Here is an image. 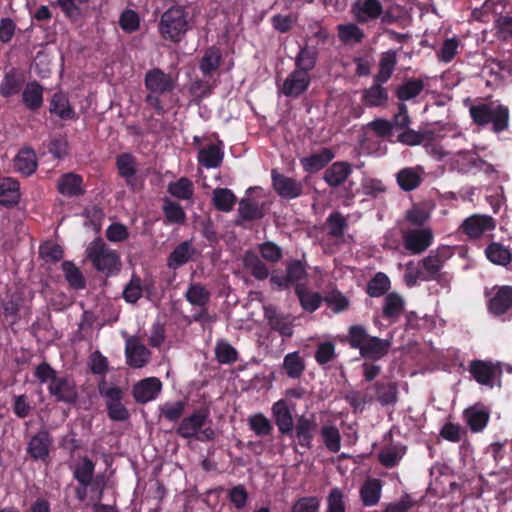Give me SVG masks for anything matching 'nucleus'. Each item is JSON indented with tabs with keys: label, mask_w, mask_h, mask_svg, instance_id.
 <instances>
[{
	"label": "nucleus",
	"mask_w": 512,
	"mask_h": 512,
	"mask_svg": "<svg viewBox=\"0 0 512 512\" xmlns=\"http://www.w3.org/2000/svg\"><path fill=\"white\" fill-rule=\"evenodd\" d=\"M96 463L87 456L75 464L72 476L77 481L74 487L75 498L79 502H84L88 498L89 492L91 499L95 500L93 512H120L115 506L101 503L106 489V479L103 473L95 475Z\"/></svg>",
	"instance_id": "f257e3e1"
},
{
	"label": "nucleus",
	"mask_w": 512,
	"mask_h": 512,
	"mask_svg": "<svg viewBox=\"0 0 512 512\" xmlns=\"http://www.w3.org/2000/svg\"><path fill=\"white\" fill-rule=\"evenodd\" d=\"M472 122L479 127L490 126V131L500 134L509 129L510 110L499 102H477L469 107Z\"/></svg>",
	"instance_id": "f03ea898"
},
{
	"label": "nucleus",
	"mask_w": 512,
	"mask_h": 512,
	"mask_svg": "<svg viewBox=\"0 0 512 512\" xmlns=\"http://www.w3.org/2000/svg\"><path fill=\"white\" fill-rule=\"evenodd\" d=\"M176 80L175 77L160 68H152L145 73L144 85L149 93L145 96L144 101L158 115H164L167 112L160 96L171 93L175 89Z\"/></svg>",
	"instance_id": "7ed1b4c3"
},
{
	"label": "nucleus",
	"mask_w": 512,
	"mask_h": 512,
	"mask_svg": "<svg viewBox=\"0 0 512 512\" xmlns=\"http://www.w3.org/2000/svg\"><path fill=\"white\" fill-rule=\"evenodd\" d=\"M188 11L183 5H172L160 17V36L173 43H179L189 30Z\"/></svg>",
	"instance_id": "20e7f679"
},
{
	"label": "nucleus",
	"mask_w": 512,
	"mask_h": 512,
	"mask_svg": "<svg viewBox=\"0 0 512 512\" xmlns=\"http://www.w3.org/2000/svg\"><path fill=\"white\" fill-rule=\"evenodd\" d=\"M86 254L93 267L110 277L117 275L121 269V258L118 252L111 249L102 238H95L87 247Z\"/></svg>",
	"instance_id": "39448f33"
},
{
	"label": "nucleus",
	"mask_w": 512,
	"mask_h": 512,
	"mask_svg": "<svg viewBox=\"0 0 512 512\" xmlns=\"http://www.w3.org/2000/svg\"><path fill=\"white\" fill-rule=\"evenodd\" d=\"M210 412L208 408L194 410L189 416L181 419L176 434L183 439H196L201 442L215 439V431L211 427H204Z\"/></svg>",
	"instance_id": "423d86ee"
},
{
	"label": "nucleus",
	"mask_w": 512,
	"mask_h": 512,
	"mask_svg": "<svg viewBox=\"0 0 512 512\" xmlns=\"http://www.w3.org/2000/svg\"><path fill=\"white\" fill-rule=\"evenodd\" d=\"M487 312L502 320L512 318V285H494L485 289Z\"/></svg>",
	"instance_id": "0eeeda50"
},
{
	"label": "nucleus",
	"mask_w": 512,
	"mask_h": 512,
	"mask_svg": "<svg viewBox=\"0 0 512 512\" xmlns=\"http://www.w3.org/2000/svg\"><path fill=\"white\" fill-rule=\"evenodd\" d=\"M468 371L472 379L481 386L489 389L501 387L503 369L500 362L474 359L470 361Z\"/></svg>",
	"instance_id": "6e6552de"
},
{
	"label": "nucleus",
	"mask_w": 512,
	"mask_h": 512,
	"mask_svg": "<svg viewBox=\"0 0 512 512\" xmlns=\"http://www.w3.org/2000/svg\"><path fill=\"white\" fill-rule=\"evenodd\" d=\"M99 394L105 398L107 415L112 421L123 422L130 417L128 409L122 403L124 391L118 386L109 387L105 380L98 385Z\"/></svg>",
	"instance_id": "1a4fd4ad"
},
{
	"label": "nucleus",
	"mask_w": 512,
	"mask_h": 512,
	"mask_svg": "<svg viewBox=\"0 0 512 512\" xmlns=\"http://www.w3.org/2000/svg\"><path fill=\"white\" fill-rule=\"evenodd\" d=\"M307 264L304 260L292 259L286 263V273L280 275L273 273L270 277V284L273 289L280 291L288 290L293 285L301 284L307 279Z\"/></svg>",
	"instance_id": "9d476101"
},
{
	"label": "nucleus",
	"mask_w": 512,
	"mask_h": 512,
	"mask_svg": "<svg viewBox=\"0 0 512 512\" xmlns=\"http://www.w3.org/2000/svg\"><path fill=\"white\" fill-rule=\"evenodd\" d=\"M317 429L318 424L314 415L306 416L302 414L297 416L293 425V432L286 436L295 439L297 445L309 450L312 448V442L317 434Z\"/></svg>",
	"instance_id": "9b49d317"
},
{
	"label": "nucleus",
	"mask_w": 512,
	"mask_h": 512,
	"mask_svg": "<svg viewBox=\"0 0 512 512\" xmlns=\"http://www.w3.org/2000/svg\"><path fill=\"white\" fill-rule=\"evenodd\" d=\"M264 319L268 327L283 338H291L294 334V318L292 315L281 312L274 305L263 307Z\"/></svg>",
	"instance_id": "f8f14e48"
},
{
	"label": "nucleus",
	"mask_w": 512,
	"mask_h": 512,
	"mask_svg": "<svg viewBox=\"0 0 512 512\" xmlns=\"http://www.w3.org/2000/svg\"><path fill=\"white\" fill-rule=\"evenodd\" d=\"M271 181L274 191L283 199H296L303 194L304 185L301 181L286 176L277 169L271 170Z\"/></svg>",
	"instance_id": "ddd939ff"
},
{
	"label": "nucleus",
	"mask_w": 512,
	"mask_h": 512,
	"mask_svg": "<svg viewBox=\"0 0 512 512\" xmlns=\"http://www.w3.org/2000/svg\"><path fill=\"white\" fill-rule=\"evenodd\" d=\"M53 437L50 432L41 428L35 433L27 443L26 452L34 461L46 462L50 455Z\"/></svg>",
	"instance_id": "4468645a"
},
{
	"label": "nucleus",
	"mask_w": 512,
	"mask_h": 512,
	"mask_svg": "<svg viewBox=\"0 0 512 512\" xmlns=\"http://www.w3.org/2000/svg\"><path fill=\"white\" fill-rule=\"evenodd\" d=\"M450 257L451 252L448 247H442L435 251H430L429 255L418 263V266H420L424 275L423 281H433L438 273L442 270L446 260Z\"/></svg>",
	"instance_id": "2eb2a0df"
},
{
	"label": "nucleus",
	"mask_w": 512,
	"mask_h": 512,
	"mask_svg": "<svg viewBox=\"0 0 512 512\" xmlns=\"http://www.w3.org/2000/svg\"><path fill=\"white\" fill-rule=\"evenodd\" d=\"M49 394L56 402L75 404L78 400V391L73 379L67 376H58L48 385Z\"/></svg>",
	"instance_id": "dca6fc26"
},
{
	"label": "nucleus",
	"mask_w": 512,
	"mask_h": 512,
	"mask_svg": "<svg viewBox=\"0 0 512 512\" xmlns=\"http://www.w3.org/2000/svg\"><path fill=\"white\" fill-rule=\"evenodd\" d=\"M404 248L410 254L424 252L433 242V233L430 228L410 229L403 234Z\"/></svg>",
	"instance_id": "f3484780"
},
{
	"label": "nucleus",
	"mask_w": 512,
	"mask_h": 512,
	"mask_svg": "<svg viewBox=\"0 0 512 512\" xmlns=\"http://www.w3.org/2000/svg\"><path fill=\"white\" fill-rule=\"evenodd\" d=\"M311 84V75L294 69L284 80L280 91L289 98H298L304 94Z\"/></svg>",
	"instance_id": "a211bd4d"
},
{
	"label": "nucleus",
	"mask_w": 512,
	"mask_h": 512,
	"mask_svg": "<svg viewBox=\"0 0 512 512\" xmlns=\"http://www.w3.org/2000/svg\"><path fill=\"white\" fill-rule=\"evenodd\" d=\"M495 227V220L491 216L473 214L462 222L460 225V230L469 238L477 239L481 237L485 232L494 230Z\"/></svg>",
	"instance_id": "6ab92c4d"
},
{
	"label": "nucleus",
	"mask_w": 512,
	"mask_h": 512,
	"mask_svg": "<svg viewBox=\"0 0 512 512\" xmlns=\"http://www.w3.org/2000/svg\"><path fill=\"white\" fill-rule=\"evenodd\" d=\"M351 13L357 23L365 24L381 16L383 5L380 0H357L351 7Z\"/></svg>",
	"instance_id": "aec40b11"
},
{
	"label": "nucleus",
	"mask_w": 512,
	"mask_h": 512,
	"mask_svg": "<svg viewBox=\"0 0 512 512\" xmlns=\"http://www.w3.org/2000/svg\"><path fill=\"white\" fill-rule=\"evenodd\" d=\"M271 415L281 436L293 432L294 418L286 400L280 399L274 402L271 407Z\"/></svg>",
	"instance_id": "412c9836"
},
{
	"label": "nucleus",
	"mask_w": 512,
	"mask_h": 512,
	"mask_svg": "<svg viewBox=\"0 0 512 512\" xmlns=\"http://www.w3.org/2000/svg\"><path fill=\"white\" fill-rule=\"evenodd\" d=\"M125 357L130 367L138 369L148 364L151 352L136 337H132L126 341Z\"/></svg>",
	"instance_id": "4be33fe9"
},
{
	"label": "nucleus",
	"mask_w": 512,
	"mask_h": 512,
	"mask_svg": "<svg viewBox=\"0 0 512 512\" xmlns=\"http://www.w3.org/2000/svg\"><path fill=\"white\" fill-rule=\"evenodd\" d=\"M161 388V381L156 377H150L136 383L132 395L136 403L145 404L156 399Z\"/></svg>",
	"instance_id": "5701e85b"
},
{
	"label": "nucleus",
	"mask_w": 512,
	"mask_h": 512,
	"mask_svg": "<svg viewBox=\"0 0 512 512\" xmlns=\"http://www.w3.org/2000/svg\"><path fill=\"white\" fill-rule=\"evenodd\" d=\"M353 173V166L347 161L332 163L323 174V180L331 188L343 185Z\"/></svg>",
	"instance_id": "b1692460"
},
{
	"label": "nucleus",
	"mask_w": 512,
	"mask_h": 512,
	"mask_svg": "<svg viewBox=\"0 0 512 512\" xmlns=\"http://www.w3.org/2000/svg\"><path fill=\"white\" fill-rule=\"evenodd\" d=\"M57 190L65 197H79L85 194L83 177L74 172L61 175L57 181Z\"/></svg>",
	"instance_id": "393cba45"
},
{
	"label": "nucleus",
	"mask_w": 512,
	"mask_h": 512,
	"mask_svg": "<svg viewBox=\"0 0 512 512\" xmlns=\"http://www.w3.org/2000/svg\"><path fill=\"white\" fill-rule=\"evenodd\" d=\"M334 157L335 153L331 148L323 147L316 153L302 157L300 164L305 172L314 174L324 169Z\"/></svg>",
	"instance_id": "a878e982"
},
{
	"label": "nucleus",
	"mask_w": 512,
	"mask_h": 512,
	"mask_svg": "<svg viewBox=\"0 0 512 512\" xmlns=\"http://www.w3.org/2000/svg\"><path fill=\"white\" fill-rule=\"evenodd\" d=\"M463 418L471 432L480 433L488 425L490 412L483 405H473L463 411Z\"/></svg>",
	"instance_id": "bb28decb"
},
{
	"label": "nucleus",
	"mask_w": 512,
	"mask_h": 512,
	"mask_svg": "<svg viewBox=\"0 0 512 512\" xmlns=\"http://www.w3.org/2000/svg\"><path fill=\"white\" fill-rule=\"evenodd\" d=\"M222 61L223 56L220 48L212 45L204 50L198 67L205 78H211L219 70Z\"/></svg>",
	"instance_id": "cd10ccee"
},
{
	"label": "nucleus",
	"mask_w": 512,
	"mask_h": 512,
	"mask_svg": "<svg viewBox=\"0 0 512 512\" xmlns=\"http://www.w3.org/2000/svg\"><path fill=\"white\" fill-rule=\"evenodd\" d=\"M424 169L421 166L405 167L396 173V182L402 191L410 192L423 182Z\"/></svg>",
	"instance_id": "c85d7f7f"
},
{
	"label": "nucleus",
	"mask_w": 512,
	"mask_h": 512,
	"mask_svg": "<svg viewBox=\"0 0 512 512\" xmlns=\"http://www.w3.org/2000/svg\"><path fill=\"white\" fill-rule=\"evenodd\" d=\"M384 84L376 81L362 91L361 100L366 107L369 108H386L389 102V94Z\"/></svg>",
	"instance_id": "c756f323"
},
{
	"label": "nucleus",
	"mask_w": 512,
	"mask_h": 512,
	"mask_svg": "<svg viewBox=\"0 0 512 512\" xmlns=\"http://www.w3.org/2000/svg\"><path fill=\"white\" fill-rule=\"evenodd\" d=\"M391 347L389 339H381L376 336H371L365 345L361 347L359 353L362 358L377 361L385 357Z\"/></svg>",
	"instance_id": "7c9ffc66"
},
{
	"label": "nucleus",
	"mask_w": 512,
	"mask_h": 512,
	"mask_svg": "<svg viewBox=\"0 0 512 512\" xmlns=\"http://www.w3.org/2000/svg\"><path fill=\"white\" fill-rule=\"evenodd\" d=\"M195 254L196 249L193 247L192 242L190 240L183 241L169 254L167 266L170 269L176 270L187 264Z\"/></svg>",
	"instance_id": "2f4dec72"
},
{
	"label": "nucleus",
	"mask_w": 512,
	"mask_h": 512,
	"mask_svg": "<svg viewBox=\"0 0 512 512\" xmlns=\"http://www.w3.org/2000/svg\"><path fill=\"white\" fill-rule=\"evenodd\" d=\"M38 162L34 149L24 147L14 158V168L24 176H31L37 169Z\"/></svg>",
	"instance_id": "473e14b6"
},
{
	"label": "nucleus",
	"mask_w": 512,
	"mask_h": 512,
	"mask_svg": "<svg viewBox=\"0 0 512 512\" xmlns=\"http://www.w3.org/2000/svg\"><path fill=\"white\" fill-rule=\"evenodd\" d=\"M116 168L126 185L133 188V179L137 173V159L132 153H121L116 157Z\"/></svg>",
	"instance_id": "72a5a7b5"
},
{
	"label": "nucleus",
	"mask_w": 512,
	"mask_h": 512,
	"mask_svg": "<svg viewBox=\"0 0 512 512\" xmlns=\"http://www.w3.org/2000/svg\"><path fill=\"white\" fill-rule=\"evenodd\" d=\"M24 76L17 68H12L5 73L0 84V95L9 98L17 95L23 86Z\"/></svg>",
	"instance_id": "f704fd0d"
},
{
	"label": "nucleus",
	"mask_w": 512,
	"mask_h": 512,
	"mask_svg": "<svg viewBox=\"0 0 512 512\" xmlns=\"http://www.w3.org/2000/svg\"><path fill=\"white\" fill-rule=\"evenodd\" d=\"M223 143L209 144L198 152V162L207 169L217 168L222 164L224 152Z\"/></svg>",
	"instance_id": "c9c22d12"
},
{
	"label": "nucleus",
	"mask_w": 512,
	"mask_h": 512,
	"mask_svg": "<svg viewBox=\"0 0 512 512\" xmlns=\"http://www.w3.org/2000/svg\"><path fill=\"white\" fill-rule=\"evenodd\" d=\"M382 491V481L378 478L367 479L360 488V499L363 506L372 507L378 504Z\"/></svg>",
	"instance_id": "e433bc0d"
},
{
	"label": "nucleus",
	"mask_w": 512,
	"mask_h": 512,
	"mask_svg": "<svg viewBox=\"0 0 512 512\" xmlns=\"http://www.w3.org/2000/svg\"><path fill=\"white\" fill-rule=\"evenodd\" d=\"M295 294L303 310L309 313L315 312L324 300L319 292L309 290L305 284H298L295 287Z\"/></svg>",
	"instance_id": "4c0bfd02"
},
{
	"label": "nucleus",
	"mask_w": 512,
	"mask_h": 512,
	"mask_svg": "<svg viewBox=\"0 0 512 512\" xmlns=\"http://www.w3.org/2000/svg\"><path fill=\"white\" fill-rule=\"evenodd\" d=\"M317 60L318 50L315 46H309L307 44L300 46L295 57V69L310 74V72L315 68Z\"/></svg>",
	"instance_id": "58836bf2"
},
{
	"label": "nucleus",
	"mask_w": 512,
	"mask_h": 512,
	"mask_svg": "<svg viewBox=\"0 0 512 512\" xmlns=\"http://www.w3.org/2000/svg\"><path fill=\"white\" fill-rule=\"evenodd\" d=\"M22 101L30 111H37L43 105V87L37 81L28 82L22 92Z\"/></svg>",
	"instance_id": "ea45409f"
},
{
	"label": "nucleus",
	"mask_w": 512,
	"mask_h": 512,
	"mask_svg": "<svg viewBox=\"0 0 512 512\" xmlns=\"http://www.w3.org/2000/svg\"><path fill=\"white\" fill-rule=\"evenodd\" d=\"M20 200L19 182L13 178H4L0 184V204L13 207Z\"/></svg>",
	"instance_id": "a19ab883"
},
{
	"label": "nucleus",
	"mask_w": 512,
	"mask_h": 512,
	"mask_svg": "<svg viewBox=\"0 0 512 512\" xmlns=\"http://www.w3.org/2000/svg\"><path fill=\"white\" fill-rule=\"evenodd\" d=\"M243 265L257 280H265L269 276L267 265L252 250H247L243 256Z\"/></svg>",
	"instance_id": "79ce46f5"
},
{
	"label": "nucleus",
	"mask_w": 512,
	"mask_h": 512,
	"mask_svg": "<svg viewBox=\"0 0 512 512\" xmlns=\"http://www.w3.org/2000/svg\"><path fill=\"white\" fill-rule=\"evenodd\" d=\"M49 111L62 120L74 119L76 113L69 103L67 96L62 92H56L50 101Z\"/></svg>",
	"instance_id": "37998d69"
},
{
	"label": "nucleus",
	"mask_w": 512,
	"mask_h": 512,
	"mask_svg": "<svg viewBox=\"0 0 512 512\" xmlns=\"http://www.w3.org/2000/svg\"><path fill=\"white\" fill-rule=\"evenodd\" d=\"M306 368L304 358L299 351H294L285 355L282 363V369L291 379H299Z\"/></svg>",
	"instance_id": "c03bdc74"
},
{
	"label": "nucleus",
	"mask_w": 512,
	"mask_h": 512,
	"mask_svg": "<svg viewBox=\"0 0 512 512\" xmlns=\"http://www.w3.org/2000/svg\"><path fill=\"white\" fill-rule=\"evenodd\" d=\"M397 64V55L393 50L382 54L379 62V71L374 76V81L385 84L391 78Z\"/></svg>",
	"instance_id": "a18cd8bd"
},
{
	"label": "nucleus",
	"mask_w": 512,
	"mask_h": 512,
	"mask_svg": "<svg viewBox=\"0 0 512 512\" xmlns=\"http://www.w3.org/2000/svg\"><path fill=\"white\" fill-rule=\"evenodd\" d=\"M486 258L495 265L507 266L512 261L511 251L499 242H491L485 248Z\"/></svg>",
	"instance_id": "49530a36"
},
{
	"label": "nucleus",
	"mask_w": 512,
	"mask_h": 512,
	"mask_svg": "<svg viewBox=\"0 0 512 512\" xmlns=\"http://www.w3.org/2000/svg\"><path fill=\"white\" fill-rule=\"evenodd\" d=\"M425 83L419 78H409L399 85L395 91L396 97L404 102L417 97L424 89Z\"/></svg>",
	"instance_id": "de8ad7c7"
},
{
	"label": "nucleus",
	"mask_w": 512,
	"mask_h": 512,
	"mask_svg": "<svg viewBox=\"0 0 512 512\" xmlns=\"http://www.w3.org/2000/svg\"><path fill=\"white\" fill-rule=\"evenodd\" d=\"M403 310L404 300L399 294L392 292L386 295L382 309V316L385 319L394 321L400 317Z\"/></svg>",
	"instance_id": "09e8293b"
},
{
	"label": "nucleus",
	"mask_w": 512,
	"mask_h": 512,
	"mask_svg": "<svg viewBox=\"0 0 512 512\" xmlns=\"http://www.w3.org/2000/svg\"><path fill=\"white\" fill-rule=\"evenodd\" d=\"M238 214L245 221L260 220L265 212L262 205L251 198H243L239 202Z\"/></svg>",
	"instance_id": "8fccbe9b"
},
{
	"label": "nucleus",
	"mask_w": 512,
	"mask_h": 512,
	"mask_svg": "<svg viewBox=\"0 0 512 512\" xmlns=\"http://www.w3.org/2000/svg\"><path fill=\"white\" fill-rule=\"evenodd\" d=\"M337 32L339 40L346 45L361 43L365 38L363 30L355 23L339 24Z\"/></svg>",
	"instance_id": "3c124183"
},
{
	"label": "nucleus",
	"mask_w": 512,
	"mask_h": 512,
	"mask_svg": "<svg viewBox=\"0 0 512 512\" xmlns=\"http://www.w3.org/2000/svg\"><path fill=\"white\" fill-rule=\"evenodd\" d=\"M210 297V291L201 283H191L185 292V299L193 306H207Z\"/></svg>",
	"instance_id": "603ef678"
},
{
	"label": "nucleus",
	"mask_w": 512,
	"mask_h": 512,
	"mask_svg": "<svg viewBox=\"0 0 512 512\" xmlns=\"http://www.w3.org/2000/svg\"><path fill=\"white\" fill-rule=\"evenodd\" d=\"M391 287L389 277L383 272H377L367 283L366 293L373 298L385 295Z\"/></svg>",
	"instance_id": "864d4df0"
},
{
	"label": "nucleus",
	"mask_w": 512,
	"mask_h": 512,
	"mask_svg": "<svg viewBox=\"0 0 512 512\" xmlns=\"http://www.w3.org/2000/svg\"><path fill=\"white\" fill-rule=\"evenodd\" d=\"M167 192L179 200H190L194 194V185L189 178L181 177L168 184Z\"/></svg>",
	"instance_id": "5fc2aeb1"
},
{
	"label": "nucleus",
	"mask_w": 512,
	"mask_h": 512,
	"mask_svg": "<svg viewBox=\"0 0 512 512\" xmlns=\"http://www.w3.org/2000/svg\"><path fill=\"white\" fill-rule=\"evenodd\" d=\"M237 198L228 188H216L213 191L212 202L218 211L230 212L233 210Z\"/></svg>",
	"instance_id": "6e6d98bb"
},
{
	"label": "nucleus",
	"mask_w": 512,
	"mask_h": 512,
	"mask_svg": "<svg viewBox=\"0 0 512 512\" xmlns=\"http://www.w3.org/2000/svg\"><path fill=\"white\" fill-rule=\"evenodd\" d=\"M162 211L166 222L169 224L182 225L186 221V213L183 207L167 197L163 200Z\"/></svg>",
	"instance_id": "4d7b16f0"
},
{
	"label": "nucleus",
	"mask_w": 512,
	"mask_h": 512,
	"mask_svg": "<svg viewBox=\"0 0 512 512\" xmlns=\"http://www.w3.org/2000/svg\"><path fill=\"white\" fill-rule=\"evenodd\" d=\"M376 399L382 405H394L397 402V385L393 382H376L374 384Z\"/></svg>",
	"instance_id": "13d9d810"
},
{
	"label": "nucleus",
	"mask_w": 512,
	"mask_h": 512,
	"mask_svg": "<svg viewBox=\"0 0 512 512\" xmlns=\"http://www.w3.org/2000/svg\"><path fill=\"white\" fill-rule=\"evenodd\" d=\"M64 276L69 286L75 290L84 289L86 286L85 278L78 267L71 261H64L61 265Z\"/></svg>",
	"instance_id": "bf43d9fd"
},
{
	"label": "nucleus",
	"mask_w": 512,
	"mask_h": 512,
	"mask_svg": "<svg viewBox=\"0 0 512 512\" xmlns=\"http://www.w3.org/2000/svg\"><path fill=\"white\" fill-rule=\"evenodd\" d=\"M248 425L258 437L271 436L274 431L271 421L262 413L251 415L248 418Z\"/></svg>",
	"instance_id": "052dcab7"
},
{
	"label": "nucleus",
	"mask_w": 512,
	"mask_h": 512,
	"mask_svg": "<svg viewBox=\"0 0 512 512\" xmlns=\"http://www.w3.org/2000/svg\"><path fill=\"white\" fill-rule=\"evenodd\" d=\"M329 236L340 239L344 236L348 227L347 219L339 212L334 211L326 219Z\"/></svg>",
	"instance_id": "680f3d73"
},
{
	"label": "nucleus",
	"mask_w": 512,
	"mask_h": 512,
	"mask_svg": "<svg viewBox=\"0 0 512 512\" xmlns=\"http://www.w3.org/2000/svg\"><path fill=\"white\" fill-rule=\"evenodd\" d=\"M185 408L186 402L181 400L176 402H166L159 408L160 416L169 422L176 423L181 421Z\"/></svg>",
	"instance_id": "e2e57ef3"
},
{
	"label": "nucleus",
	"mask_w": 512,
	"mask_h": 512,
	"mask_svg": "<svg viewBox=\"0 0 512 512\" xmlns=\"http://www.w3.org/2000/svg\"><path fill=\"white\" fill-rule=\"evenodd\" d=\"M321 436L325 447L332 453H337L341 448V436L334 425H324L321 428Z\"/></svg>",
	"instance_id": "0e129e2a"
},
{
	"label": "nucleus",
	"mask_w": 512,
	"mask_h": 512,
	"mask_svg": "<svg viewBox=\"0 0 512 512\" xmlns=\"http://www.w3.org/2000/svg\"><path fill=\"white\" fill-rule=\"evenodd\" d=\"M370 337L363 325L355 324L348 329L347 342L352 349L360 351Z\"/></svg>",
	"instance_id": "69168bd1"
},
{
	"label": "nucleus",
	"mask_w": 512,
	"mask_h": 512,
	"mask_svg": "<svg viewBox=\"0 0 512 512\" xmlns=\"http://www.w3.org/2000/svg\"><path fill=\"white\" fill-rule=\"evenodd\" d=\"M215 356L220 364H233L238 360L237 350L226 341H219L216 344Z\"/></svg>",
	"instance_id": "338daca9"
},
{
	"label": "nucleus",
	"mask_w": 512,
	"mask_h": 512,
	"mask_svg": "<svg viewBox=\"0 0 512 512\" xmlns=\"http://www.w3.org/2000/svg\"><path fill=\"white\" fill-rule=\"evenodd\" d=\"M120 28L128 34L134 33L140 28V17L132 9H125L119 17Z\"/></svg>",
	"instance_id": "774afa93"
}]
</instances>
